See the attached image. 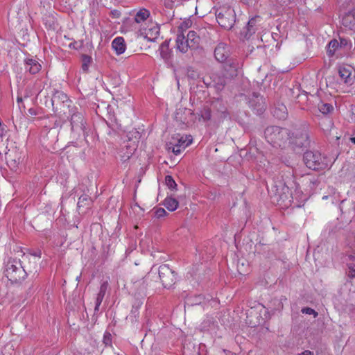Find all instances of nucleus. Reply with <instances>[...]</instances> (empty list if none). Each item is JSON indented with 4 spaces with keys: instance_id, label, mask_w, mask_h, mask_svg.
<instances>
[{
    "instance_id": "3",
    "label": "nucleus",
    "mask_w": 355,
    "mask_h": 355,
    "mask_svg": "<svg viewBox=\"0 0 355 355\" xmlns=\"http://www.w3.org/2000/svg\"><path fill=\"white\" fill-rule=\"evenodd\" d=\"M216 17L218 24L228 30L233 27L236 21L235 12L230 7H221L217 9Z\"/></svg>"
},
{
    "instance_id": "51",
    "label": "nucleus",
    "mask_w": 355,
    "mask_h": 355,
    "mask_svg": "<svg viewBox=\"0 0 355 355\" xmlns=\"http://www.w3.org/2000/svg\"><path fill=\"white\" fill-rule=\"evenodd\" d=\"M28 113L31 114V115H36V112L35 110L33 109V108H30L28 110Z\"/></svg>"
},
{
    "instance_id": "35",
    "label": "nucleus",
    "mask_w": 355,
    "mask_h": 355,
    "mask_svg": "<svg viewBox=\"0 0 355 355\" xmlns=\"http://www.w3.org/2000/svg\"><path fill=\"white\" fill-rule=\"evenodd\" d=\"M92 62V58L87 55H82V69L83 71L87 72L89 69V66Z\"/></svg>"
},
{
    "instance_id": "34",
    "label": "nucleus",
    "mask_w": 355,
    "mask_h": 355,
    "mask_svg": "<svg viewBox=\"0 0 355 355\" xmlns=\"http://www.w3.org/2000/svg\"><path fill=\"white\" fill-rule=\"evenodd\" d=\"M339 47V42L336 40H332L328 46L327 53L329 56L334 55L336 50Z\"/></svg>"
},
{
    "instance_id": "40",
    "label": "nucleus",
    "mask_w": 355,
    "mask_h": 355,
    "mask_svg": "<svg viewBox=\"0 0 355 355\" xmlns=\"http://www.w3.org/2000/svg\"><path fill=\"white\" fill-rule=\"evenodd\" d=\"M347 268L349 269L348 276L350 278L355 277V264L347 263Z\"/></svg>"
},
{
    "instance_id": "9",
    "label": "nucleus",
    "mask_w": 355,
    "mask_h": 355,
    "mask_svg": "<svg viewBox=\"0 0 355 355\" xmlns=\"http://www.w3.org/2000/svg\"><path fill=\"white\" fill-rule=\"evenodd\" d=\"M249 106L255 112V114L260 115L266 109L264 99L257 93H253L250 98Z\"/></svg>"
},
{
    "instance_id": "53",
    "label": "nucleus",
    "mask_w": 355,
    "mask_h": 355,
    "mask_svg": "<svg viewBox=\"0 0 355 355\" xmlns=\"http://www.w3.org/2000/svg\"><path fill=\"white\" fill-rule=\"evenodd\" d=\"M350 141L355 144V137H351L350 139Z\"/></svg>"
},
{
    "instance_id": "11",
    "label": "nucleus",
    "mask_w": 355,
    "mask_h": 355,
    "mask_svg": "<svg viewBox=\"0 0 355 355\" xmlns=\"http://www.w3.org/2000/svg\"><path fill=\"white\" fill-rule=\"evenodd\" d=\"M213 107L215 111L216 117L219 122L223 121L230 116V113L225 103L217 99L213 102Z\"/></svg>"
},
{
    "instance_id": "10",
    "label": "nucleus",
    "mask_w": 355,
    "mask_h": 355,
    "mask_svg": "<svg viewBox=\"0 0 355 355\" xmlns=\"http://www.w3.org/2000/svg\"><path fill=\"white\" fill-rule=\"evenodd\" d=\"M137 146L135 141L133 143L124 142L119 151L121 162H126L132 156Z\"/></svg>"
},
{
    "instance_id": "42",
    "label": "nucleus",
    "mask_w": 355,
    "mask_h": 355,
    "mask_svg": "<svg viewBox=\"0 0 355 355\" xmlns=\"http://www.w3.org/2000/svg\"><path fill=\"white\" fill-rule=\"evenodd\" d=\"M166 211H165V209L164 208H158L156 211H155V216L158 218H161V217H163L164 216L166 215Z\"/></svg>"
},
{
    "instance_id": "23",
    "label": "nucleus",
    "mask_w": 355,
    "mask_h": 355,
    "mask_svg": "<svg viewBox=\"0 0 355 355\" xmlns=\"http://www.w3.org/2000/svg\"><path fill=\"white\" fill-rule=\"evenodd\" d=\"M160 55L168 63L171 58L172 51L169 49V42L164 41L159 46Z\"/></svg>"
},
{
    "instance_id": "28",
    "label": "nucleus",
    "mask_w": 355,
    "mask_h": 355,
    "mask_svg": "<svg viewBox=\"0 0 355 355\" xmlns=\"http://www.w3.org/2000/svg\"><path fill=\"white\" fill-rule=\"evenodd\" d=\"M150 14L148 10L146 8H141L135 14V21L138 24L143 22L148 19V18L150 17Z\"/></svg>"
},
{
    "instance_id": "49",
    "label": "nucleus",
    "mask_w": 355,
    "mask_h": 355,
    "mask_svg": "<svg viewBox=\"0 0 355 355\" xmlns=\"http://www.w3.org/2000/svg\"><path fill=\"white\" fill-rule=\"evenodd\" d=\"M112 14L115 16L116 17H119L121 13L119 10H114L112 11Z\"/></svg>"
},
{
    "instance_id": "15",
    "label": "nucleus",
    "mask_w": 355,
    "mask_h": 355,
    "mask_svg": "<svg viewBox=\"0 0 355 355\" xmlns=\"http://www.w3.org/2000/svg\"><path fill=\"white\" fill-rule=\"evenodd\" d=\"M341 80L347 85H352L354 83V78L352 73V68L349 67H340L338 70Z\"/></svg>"
},
{
    "instance_id": "45",
    "label": "nucleus",
    "mask_w": 355,
    "mask_h": 355,
    "mask_svg": "<svg viewBox=\"0 0 355 355\" xmlns=\"http://www.w3.org/2000/svg\"><path fill=\"white\" fill-rule=\"evenodd\" d=\"M62 122L60 120H55L53 128H61Z\"/></svg>"
},
{
    "instance_id": "43",
    "label": "nucleus",
    "mask_w": 355,
    "mask_h": 355,
    "mask_svg": "<svg viewBox=\"0 0 355 355\" xmlns=\"http://www.w3.org/2000/svg\"><path fill=\"white\" fill-rule=\"evenodd\" d=\"M339 46L345 47L348 44V40L345 38H340Z\"/></svg>"
},
{
    "instance_id": "12",
    "label": "nucleus",
    "mask_w": 355,
    "mask_h": 355,
    "mask_svg": "<svg viewBox=\"0 0 355 355\" xmlns=\"http://www.w3.org/2000/svg\"><path fill=\"white\" fill-rule=\"evenodd\" d=\"M215 58L220 62H225L230 58V49L225 43H219L214 50Z\"/></svg>"
},
{
    "instance_id": "56",
    "label": "nucleus",
    "mask_w": 355,
    "mask_h": 355,
    "mask_svg": "<svg viewBox=\"0 0 355 355\" xmlns=\"http://www.w3.org/2000/svg\"><path fill=\"white\" fill-rule=\"evenodd\" d=\"M171 67L173 68V71L175 72L176 71V69H175V67L173 66V64H171Z\"/></svg>"
},
{
    "instance_id": "50",
    "label": "nucleus",
    "mask_w": 355,
    "mask_h": 355,
    "mask_svg": "<svg viewBox=\"0 0 355 355\" xmlns=\"http://www.w3.org/2000/svg\"><path fill=\"white\" fill-rule=\"evenodd\" d=\"M298 355H313V353L309 350H305L301 354H299Z\"/></svg>"
},
{
    "instance_id": "4",
    "label": "nucleus",
    "mask_w": 355,
    "mask_h": 355,
    "mask_svg": "<svg viewBox=\"0 0 355 355\" xmlns=\"http://www.w3.org/2000/svg\"><path fill=\"white\" fill-rule=\"evenodd\" d=\"M70 111L72 112L70 118L71 132L77 137L84 135L86 122L83 112H79L77 107H73Z\"/></svg>"
},
{
    "instance_id": "2",
    "label": "nucleus",
    "mask_w": 355,
    "mask_h": 355,
    "mask_svg": "<svg viewBox=\"0 0 355 355\" xmlns=\"http://www.w3.org/2000/svg\"><path fill=\"white\" fill-rule=\"evenodd\" d=\"M304 162L308 168L314 171L323 170L328 166L327 158L318 151L305 152Z\"/></svg>"
},
{
    "instance_id": "39",
    "label": "nucleus",
    "mask_w": 355,
    "mask_h": 355,
    "mask_svg": "<svg viewBox=\"0 0 355 355\" xmlns=\"http://www.w3.org/2000/svg\"><path fill=\"white\" fill-rule=\"evenodd\" d=\"M103 343L107 346H110L112 345V335L110 332H105L103 336Z\"/></svg>"
},
{
    "instance_id": "46",
    "label": "nucleus",
    "mask_w": 355,
    "mask_h": 355,
    "mask_svg": "<svg viewBox=\"0 0 355 355\" xmlns=\"http://www.w3.org/2000/svg\"><path fill=\"white\" fill-rule=\"evenodd\" d=\"M31 254L37 257H41L42 252L40 250H37L32 252Z\"/></svg>"
},
{
    "instance_id": "30",
    "label": "nucleus",
    "mask_w": 355,
    "mask_h": 355,
    "mask_svg": "<svg viewBox=\"0 0 355 355\" xmlns=\"http://www.w3.org/2000/svg\"><path fill=\"white\" fill-rule=\"evenodd\" d=\"M192 140H189L187 144H176L173 145L171 143L168 146V150H171L175 155H178L181 153V152L186 148L191 143Z\"/></svg>"
},
{
    "instance_id": "7",
    "label": "nucleus",
    "mask_w": 355,
    "mask_h": 355,
    "mask_svg": "<svg viewBox=\"0 0 355 355\" xmlns=\"http://www.w3.org/2000/svg\"><path fill=\"white\" fill-rule=\"evenodd\" d=\"M159 279L165 288L171 287L175 282L176 277L175 272L167 265H162L158 268Z\"/></svg>"
},
{
    "instance_id": "1",
    "label": "nucleus",
    "mask_w": 355,
    "mask_h": 355,
    "mask_svg": "<svg viewBox=\"0 0 355 355\" xmlns=\"http://www.w3.org/2000/svg\"><path fill=\"white\" fill-rule=\"evenodd\" d=\"M265 138L273 147L284 148L291 139L290 131L279 126H268L264 131Z\"/></svg>"
},
{
    "instance_id": "36",
    "label": "nucleus",
    "mask_w": 355,
    "mask_h": 355,
    "mask_svg": "<svg viewBox=\"0 0 355 355\" xmlns=\"http://www.w3.org/2000/svg\"><path fill=\"white\" fill-rule=\"evenodd\" d=\"M165 183L166 186L171 190H176L177 184L171 175L165 177Z\"/></svg>"
},
{
    "instance_id": "31",
    "label": "nucleus",
    "mask_w": 355,
    "mask_h": 355,
    "mask_svg": "<svg viewBox=\"0 0 355 355\" xmlns=\"http://www.w3.org/2000/svg\"><path fill=\"white\" fill-rule=\"evenodd\" d=\"M178 201L175 198L171 197L166 198L164 201V205L171 211H175L178 208Z\"/></svg>"
},
{
    "instance_id": "18",
    "label": "nucleus",
    "mask_w": 355,
    "mask_h": 355,
    "mask_svg": "<svg viewBox=\"0 0 355 355\" xmlns=\"http://www.w3.org/2000/svg\"><path fill=\"white\" fill-rule=\"evenodd\" d=\"M108 288L107 282H104L101 284L100 286V291L97 294L96 302H95V307H94V313H97L99 311V306L102 303V301L105 297L106 291Z\"/></svg>"
},
{
    "instance_id": "6",
    "label": "nucleus",
    "mask_w": 355,
    "mask_h": 355,
    "mask_svg": "<svg viewBox=\"0 0 355 355\" xmlns=\"http://www.w3.org/2000/svg\"><path fill=\"white\" fill-rule=\"evenodd\" d=\"M288 144H291L294 150L307 147L310 144L307 129L304 127L301 130H296L291 135V139Z\"/></svg>"
},
{
    "instance_id": "5",
    "label": "nucleus",
    "mask_w": 355,
    "mask_h": 355,
    "mask_svg": "<svg viewBox=\"0 0 355 355\" xmlns=\"http://www.w3.org/2000/svg\"><path fill=\"white\" fill-rule=\"evenodd\" d=\"M6 276L12 282H18L24 280L26 272L19 262H8L5 271Z\"/></svg>"
},
{
    "instance_id": "20",
    "label": "nucleus",
    "mask_w": 355,
    "mask_h": 355,
    "mask_svg": "<svg viewBox=\"0 0 355 355\" xmlns=\"http://www.w3.org/2000/svg\"><path fill=\"white\" fill-rule=\"evenodd\" d=\"M52 105L54 107L55 105H58L59 103H71L66 94L61 91H56L51 98Z\"/></svg>"
},
{
    "instance_id": "25",
    "label": "nucleus",
    "mask_w": 355,
    "mask_h": 355,
    "mask_svg": "<svg viewBox=\"0 0 355 355\" xmlns=\"http://www.w3.org/2000/svg\"><path fill=\"white\" fill-rule=\"evenodd\" d=\"M159 35V27L156 24L153 27L145 30V37L148 41L154 42Z\"/></svg>"
},
{
    "instance_id": "52",
    "label": "nucleus",
    "mask_w": 355,
    "mask_h": 355,
    "mask_svg": "<svg viewBox=\"0 0 355 355\" xmlns=\"http://www.w3.org/2000/svg\"><path fill=\"white\" fill-rule=\"evenodd\" d=\"M348 260L354 261L355 260V256L353 254L348 255Z\"/></svg>"
},
{
    "instance_id": "27",
    "label": "nucleus",
    "mask_w": 355,
    "mask_h": 355,
    "mask_svg": "<svg viewBox=\"0 0 355 355\" xmlns=\"http://www.w3.org/2000/svg\"><path fill=\"white\" fill-rule=\"evenodd\" d=\"M182 114H187L191 116L193 115V113L190 109L182 108L178 110L175 115V119L182 122L183 123H188L190 119H189L187 117L182 118Z\"/></svg>"
},
{
    "instance_id": "37",
    "label": "nucleus",
    "mask_w": 355,
    "mask_h": 355,
    "mask_svg": "<svg viewBox=\"0 0 355 355\" xmlns=\"http://www.w3.org/2000/svg\"><path fill=\"white\" fill-rule=\"evenodd\" d=\"M187 77L190 79L195 80L198 78V72L192 67H188L187 69Z\"/></svg>"
},
{
    "instance_id": "32",
    "label": "nucleus",
    "mask_w": 355,
    "mask_h": 355,
    "mask_svg": "<svg viewBox=\"0 0 355 355\" xmlns=\"http://www.w3.org/2000/svg\"><path fill=\"white\" fill-rule=\"evenodd\" d=\"M92 203L91 198L87 194H83L79 197L77 205L78 208H80L89 207Z\"/></svg>"
},
{
    "instance_id": "57",
    "label": "nucleus",
    "mask_w": 355,
    "mask_h": 355,
    "mask_svg": "<svg viewBox=\"0 0 355 355\" xmlns=\"http://www.w3.org/2000/svg\"><path fill=\"white\" fill-rule=\"evenodd\" d=\"M279 305L280 308H281V309H282V306H282V302H279Z\"/></svg>"
},
{
    "instance_id": "17",
    "label": "nucleus",
    "mask_w": 355,
    "mask_h": 355,
    "mask_svg": "<svg viewBox=\"0 0 355 355\" xmlns=\"http://www.w3.org/2000/svg\"><path fill=\"white\" fill-rule=\"evenodd\" d=\"M41 64L33 58H26L25 60V69L31 74H35L40 71Z\"/></svg>"
},
{
    "instance_id": "48",
    "label": "nucleus",
    "mask_w": 355,
    "mask_h": 355,
    "mask_svg": "<svg viewBox=\"0 0 355 355\" xmlns=\"http://www.w3.org/2000/svg\"><path fill=\"white\" fill-rule=\"evenodd\" d=\"M272 38H273L275 40H278V39H279V33L272 32Z\"/></svg>"
},
{
    "instance_id": "44",
    "label": "nucleus",
    "mask_w": 355,
    "mask_h": 355,
    "mask_svg": "<svg viewBox=\"0 0 355 355\" xmlns=\"http://www.w3.org/2000/svg\"><path fill=\"white\" fill-rule=\"evenodd\" d=\"M131 135L132 136H134L136 139H138L140 137V133L138 131H134L132 132H129L128 135ZM128 137H129V140H130V136H128Z\"/></svg>"
},
{
    "instance_id": "21",
    "label": "nucleus",
    "mask_w": 355,
    "mask_h": 355,
    "mask_svg": "<svg viewBox=\"0 0 355 355\" xmlns=\"http://www.w3.org/2000/svg\"><path fill=\"white\" fill-rule=\"evenodd\" d=\"M112 46L117 55L123 53L126 49V44L122 37H117L112 42Z\"/></svg>"
},
{
    "instance_id": "19",
    "label": "nucleus",
    "mask_w": 355,
    "mask_h": 355,
    "mask_svg": "<svg viewBox=\"0 0 355 355\" xmlns=\"http://www.w3.org/2000/svg\"><path fill=\"white\" fill-rule=\"evenodd\" d=\"M175 42L177 49L182 53H185L190 49V44L183 34H178Z\"/></svg>"
},
{
    "instance_id": "33",
    "label": "nucleus",
    "mask_w": 355,
    "mask_h": 355,
    "mask_svg": "<svg viewBox=\"0 0 355 355\" xmlns=\"http://www.w3.org/2000/svg\"><path fill=\"white\" fill-rule=\"evenodd\" d=\"M318 110L323 114H327L334 110L331 103L320 102L318 105Z\"/></svg>"
},
{
    "instance_id": "22",
    "label": "nucleus",
    "mask_w": 355,
    "mask_h": 355,
    "mask_svg": "<svg viewBox=\"0 0 355 355\" xmlns=\"http://www.w3.org/2000/svg\"><path fill=\"white\" fill-rule=\"evenodd\" d=\"M272 113L278 119H285L287 117V108L283 104H277L272 109Z\"/></svg>"
},
{
    "instance_id": "14",
    "label": "nucleus",
    "mask_w": 355,
    "mask_h": 355,
    "mask_svg": "<svg viewBox=\"0 0 355 355\" xmlns=\"http://www.w3.org/2000/svg\"><path fill=\"white\" fill-rule=\"evenodd\" d=\"M342 24L349 30L355 31V8L343 16Z\"/></svg>"
},
{
    "instance_id": "8",
    "label": "nucleus",
    "mask_w": 355,
    "mask_h": 355,
    "mask_svg": "<svg viewBox=\"0 0 355 355\" xmlns=\"http://www.w3.org/2000/svg\"><path fill=\"white\" fill-rule=\"evenodd\" d=\"M241 62L236 58L231 57L224 62L222 72L231 80L238 76Z\"/></svg>"
},
{
    "instance_id": "38",
    "label": "nucleus",
    "mask_w": 355,
    "mask_h": 355,
    "mask_svg": "<svg viewBox=\"0 0 355 355\" xmlns=\"http://www.w3.org/2000/svg\"><path fill=\"white\" fill-rule=\"evenodd\" d=\"M201 117L204 121H208L211 119V112L209 108H204L203 110L201 111Z\"/></svg>"
},
{
    "instance_id": "16",
    "label": "nucleus",
    "mask_w": 355,
    "mask_h": 355,
    "mask_svg": "<svg viewBox=\"0 0 355 355\" xmlns=\"http://www.w3.org/2000/svg\"><path fill=\"white\" fill-rule=\"evenodd\" d=\"M231 81L222 71L213 76V83L215 87L221 90L224 87Z\"/></svg>"
},
{
    "instance_id": "13",
    "label": "nucleus",
    "mask_w": 355,
    "mask_h": 355,
    "mask_svg": "<svg viewBox=\"0 0 355 355\" xmlns=\"http://www.w3.org/2000/svg\"><path fill=\"white\" fill-rule=\"evenodd\" d=\"M260 21L261 17L259 16H255L248 21L245 31L243 33L245 39H249L256 32L257 23Z\"/></svg>"
},
{
    "instance_id": "54",
    "label": "nucleus",
    "mask_w": 355,
    "mask_h": 355,
    "mask_svg": "<svg viewBox=\"0 0 355 355\" xmlns=\"http://www.w3.org/2000/svg\"><path fill=\"white\" fill-rule=\"evenodd\" d=\"M4 131H5L4 128H1V136H3V135Z\"/></svg>"
},
{
    "instance_id": "41",
    "label": "nucleus",
    "mask_w": 355,
    "mask_h": 355,
    "mask_svg": "<svg viewBox=\"0 0 355 355\" xmlns=\"http://www.w3.org/2000/svg\"><path fill=\"white\" fill-rule=\"evenodd\" d=\"M302 312L303 313H306V314H309V315L313 314L315 317H316L318 315V313L314 309L309 308V307L303 308L302 309Z\"/></svg>"
},
{
    "instance_id": "24",
    "label": "nucleus",
    "mask_w": 355,
    "mask_h": 355,
    "mask_svg": "<svg viewBox=\"0 0 355 355\" xmlns=\"http://www.w3.org/2000/svg\"><path fill=\"white\" fill-rule=\"evenodd\" d=\"M6 162L9 168L14 171H17L20 163V157L17 154H8L6 156Z\"/></svg>"
},
{
    "instance_id": "55",
    "label": "nucleus",
    "mask_w": 355,
    "mask_h": 355,
    "mask_svg": "<svg viewBox=\"0 0 355 355\" xmlns=\"http://www.w3.org/2000/svg\"><path fill=\"white\" fill-rule=\"evenodd\" d=\"M22 101V98L21 97H18L17 98V102L19 103V102H21Z\"/></svg>"
},
{
    "instance_id": "47",
    "label": "nucleus",
    "mask_w": 355,
    "mask_h": 355,
    "mask_svg": "<svg viewBox=\"0 0 355 355\" xmlns=\"http://www.w3.org/2000/svg\"><path fill=\"white\" fill-rule=\"evenodd\" d=\"M190 139L189 140H187V139H183V137H181L179 139H178V144H187L189 142Z\"/></svg>"
},
{
    "instance_id": "26",
    "label": "nucleus",
    "mask_w": 355,
    "mask_h": 355,
    "mask_svg": "<svg viewBox=\"0 0 355 355\" xmlns=\"http://www.w3.org/2000/svg\"><path fill=\"white\" fill-rule=\"evenodd\" d=\"M186 40L190 44V49H196L198 48L200 42V37L197 35V33L195 31H189Z\"/></svg>"
},
{
    "instance_id": "29",
    "label": "nucleus",
    "mask_w": 355,
    "mask_h": 355,
    "mask_svg": "<svg viewBox=\"0 0 355 355\" xmlns=\"http://www.w3.org/2000/svg\"><path fill=\"white\" fill-rule=\"evenodd\" d=\"M276 193L279 196L280 199L287 198V194H289V187L286 185V183H280L279 185H276Z\"/></svg>"
}]
</instances>
